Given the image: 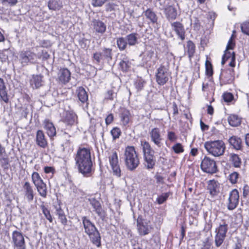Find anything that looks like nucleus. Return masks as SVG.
Instances as JSON below:
<instances>
[{
    "label": "nucleus",
    "instance_id": "61",
    "mask_svg": "<svg viewBox=\"0 0 249 249\" xmlns=\"http://www.w3.org/2000/svg\"><path fill=\"white\" fill-rule=\"evenodd\" d=\"M55 208L56 211V214L58 217L65 214L63 210L61 209L59 205L55 206Z\"/></svg>",
    "mask_w": 249,
    "mask_h": 249
},
{
    "label": "nucleus",
    "instance_id": "28",
    "mask_svg": "<svg viewBox=\"0 0 249 249\" xmlns=\"http://www.w3.org/2000/svg\"><path fill=\"white\" fill-rule=\"evenodd\" d=\"M43 76L40 74L33 75L30 80V84L33 89H37L42 86Z\"/></svg>",
    "mask_w": 249,
    "mask_h": 249
},
{
    "label": "nucleus",
    "instance_id": "30",
    "mask_svg": "<svg viewBox=\"0 0 249 249\" xmlns=\"http://www.w3.org/2000/svg\"><path fill=\"white\" fill-rule=\"evenodd\" d=\"M222 98L224 101L228 105L234 104L237 99V95L234 96L231 92H225L222 95Z\"/></svg>",
    "mask_w": 249,
    "mask_h": 249
},
{
    "label": "nucleus",
    "instance_id": "29",
    "mask_svg": "<svg viewBox=\"0 0 249 249\" xmlns=\"http://www.w3.org/2000/svg\"><path fill=\"white\" fill-rule=\"evenodd\" d=\"M44 125L48 135L50 137L54 136L56 134V130L53 124L49 120H46L44 121Z\"/></svg>",
    "mask_w": 249,
    "mask_h": 249
},
{
    "label": "nucleus",
    "instance_id": "52",
    "mask_svg": "<svg viewBox=\"0 0 249 249\" xmlns=\"http://www.w3.org/2000/svg\"><path fill=\"white\" fill-rule=\"evenodd\" d=\"M169 196L168 193H164L158 196L157 198V202L159 204H161L163 203L168 198Z\"/></svg>",
    "mask_w": 249,
    "mask_h": 249
},
{
    "label": "nucleus",
    "instance_id": "24",
    "mask_svg": "<svg viewBox=\"0 0 249 249\" xmlns=\"http://www.w3.org/2000/svg\"><path fill=\"white\" fill-rule=\"evenodd\" d=\"M142 9L143 10L142 14L147 19L149 20L153 24L157 23L158 17L153 8H149L144 10V7H142Z\"/></svg>",
    "mask_w": 249,
    "mask_h": 249
},
{
    "label": "nucleus",
    "instance_id": "36",
    "mask_svg": "<svg viewBox=\"0 0 249 249\" xmlns=\"http://www.w3.org/2000/svg\"><path fill=\"white\" fill-rule=\"evenodd\" d=\"M35 186L39 195L42 197L46 198L47 194L46 184L43 182Z\"/></svg>",
    "mask_w": 249,
    "mask_h": 249
},
{
    "label": "nucleus",
    "instance_id": "13",
    "mask_svg": "<svg viewBox=\"0 0 249 249\" xmlns=\"http://www.w3.org/2000/svg\"><path fill=\"white\" fill-rule=\"evenodd\" d=\"M239 193L237 189L232 190L230 193L227 208L229 210L235 209L239 203Z\"/></svg>",
    "mask_w": 249,
    "mask_h": 249
},
{
    "label": "nucleus",
    "instance_id": "8",
    "mask_svg": "<svg viewBox=\"0 0 249 249\" xmlns=\"http://www.w3.org/2000/svg\"><path fill=\"white\" fill-rule=\"evenodd\" d=\"M228 230V224L225 222L220 224L215 230L214 243L216 247H220L224 242Z\"/></svg>",
    "mask_w": 249,
    "mask_h": 249
},
{
    "label": "nucleus",
    "instance_id": "14",
    "mask_svg": "<svg viewBox=\"0 0 249 249\" xmlns=\"http://www.w3.org/2000/svg\"><path fill=\"white\" fill-rule=\"evenodd\" d=\"M22 188L24 198L28 202H31L35 196L33 187L29 182L26 181L23 184Z\"/></svg>",
    "mask_w": 249,
    "mask_h": 249
},
{
    "label": "nucleus",
    "instance_id": "46",
    "mask_svg": "<svg viewBox=\"0 0 249 249\" xmlns=\"http://www.w3.org/2000/svg\"><path fill=\"white\" fill-rule=\"evenodd\" d=\"M0 165L4 170H8L10 166L8 158L6 157L0 158Z\"/></svg>",
    "mask_w": 249,
    "mask_h": 249
},
{
    "label": "nucleus",
    "instance_id": "60",
    "mask_svg": "<svg viewBox=\"0 0 249 249\" xmlns=\"http://www.w3.org/2000/svg\"><path fill=\"white\" fill-rule=\"evenodd\" d=\"M232 36H231L230 39H229L228 44L226 47V50H233L234 46H235V43L233 41V39L232 38Z\"/></svg>",
    "mask_w": 249,
    "mask_h": 249
},
{
    "label": "nucleus",
    "instance_id": "12",
    "mask_svg": "<svg viewBox=\"0 0 249 249\" xmlns=\"http://www.w3.org/2000/svg\"><path fill=\"white\" fill-rule=\"evenodd\" d=\"M12 243L15 249H26V245L23 234L18 231H14L12 234Z\"/></svg>",
    "mask_w": 249,
    "mask_h": 249
},
{
    "label": "nucleus",
    "instance_id": "34",
    "mask_svg": "<svg viewBox=\"0 0 249 249\" xmlns=\"http://www.w3.org/2000/svg\"><path fill=\"white\" fill-rule=\"evenodd\" d=\"M121 121L124 125H127L132 117L131 114L129 110H124L120 114Z\"/></svg>",
    "mask_w": 249,
    "mask_h": 249
},
{
    "label": "nucleus",
    "instance_id": "10",
    "mask_svg": "<svg viewBox=\"0 0 249 249\" xmlns=\"http://www.w3.org/2000/svg\"><path fill=\"white\" fill-rule=\"evenodd\" d=\"M156 80L160 86L165 85L169 80L171 76L168 69L166 67L161 65L157 70L156 73Z\"/></svg>",
    "mask_w": 249,
    "mask_h": 249
},
{
    "label": "nucleus",
    "instance_id": "1",
    "mask_svg": "<svg viewBox=\"0 0 249 249\" xmlns=\"http://www.w3.org/2000/svg\"><path fill=\"white\" fill-rule=\"evenodd\" d=\"M74 160L79 173L85 177H90L92 176L94 169L89 149L79 148L75 156Z\"/></svg>",
    "mask_w": 249,
    "mask_h": 249
},
{
    "label": "nucleus",
    "instance_id": "49",
    "mask_svg": "<svg viewBox=\"0 0 249 249\" xmlns=\"http://www.w3.org/2000/svg\"><path fill=\"white\" fill-rule=\"evenodd\" d=\"M116 92L115 91L114 89H112L110 90H108L107 91V92L106 94L105 99L113 100L114 99L116 98Z\"/></svg>",
    "mask_w": 249,
    "mask_h": 249
},
{
    "label": "nucleus",
    "instance_id": "17",
    "mask_svg": "<svg viewBox=\"0 0 249 249\" xmlns=\"http://www.w3.org/2000/svg\"><path fill=\"white\" fill-rule=\"evenodd\" d=\"M76 115L73 110H64L62 117L63 122L68 125H72L76 119Z\"/></svg>",
    "mask_w": 249,
    "mask_h": 249
},
{
    "label": "nucleus",
    "instance_id": "32",
    "mask_svg": "<svg viewBox=\"0 0 249 249\" xmlns=\"http://www.w3.org/2000/svg\"><path fill=\"white\" fill-rule=\"evenodd\" d=\"M229 142L233 148L236 150H239L241 148L242 141L240 138L233 136L229 138Z\"/></svg>",
    "mask_w": 249,
    "mask_h": 249
},
{
    "label": "nucleus",
    "instance_id": "48",
    "mask_svg": "<svg viewBox=\"0 0 249 249\" xmlns=\"http://www.w3.org/2000/svg\"><path fill=\"white\" fill-rule=\"evenodd\" d=\"M119 65L123 71H127L130 67V63L127 59H124L120 61Z\"/></svg>",
    "mask_w": 249,
    "mask_h": 249
},
{
    "label": "nucleus",
    "instance_id": "16",
    "mask_svg": "<svg viewBox=\"0 0 249 249\" xmlns=\"http://www.w3.org/2000/svg\"><path fill=\"white\" fill-rule=\"evenodd\" d=\"M220 79L223 84L231 83L234 79V73L232 69L223 70L221 71Z\"/></svg>",
    "mask_w": 249,
    "mask_h": 249
},
{
    "label": "nucleus",
    "instance_id": "25",
    "mask_svg": "<svg viewBox=\"0 0 249 249\" xmlns=\"http://www.w3.org/2000/svg\"><path fill=\"white\" fill-rule=\"evenodd\" d=\"M78 97L81 102L83 104L82 107L83 109L88 107L87 101L88 96L85 89L82 87H80L77 90Z\"/></svg>",
    "mask_w": 249,
    "mask_h": 249
},
{
    "label": "nucleus",
    "instance_id": "26",
    "mask_svg": "<svg viewBox=\"0 0 249 249\" xmlns=\"http://www.w3.org/2000/svg\"><path fill=\"white\" fill-rule=\"evenodd\" d=\"M207 189L212 196H215L219 193V183L214 180H210L208 182Z\"/></svg>",
    "mask_w": 249,
    "mask_h": 249
},
{
    "label": "nucleus",
    "instance_id": "33",
    "mask_svg": "<svg viewBox=\"0 0 249 249\" xmlns=\"http://www.w3.org/2000/svg\"><path fill=\"white\" fill-rule=\"evenodd\" d=\"M229 156L230 161L231 162L233 166L235 168H240L242 161L239 156L234 153L230 154Z\"/></svg>",
    "mask_w": 249,
    "mask_h": 249
},
{
    "label": "nucleus",
    "instance_id": "19",
    "mask_svg": "<svg viewBox=\"0 0 249 249\" xmlns=\"http://www.w3.org/2000/svg\"><path fill=\"white\" fill-rule=\"evenodd\" d=\"M151 141L153 142L158 147H160L162 143L160 131L159 128H154L149 133Z\"/></svg>",
    "mask_w": 249,
    "mask_h": 249
},
{
    "label": "nucleus",
    "instance_id": "53",
    "mask_svg": "<svg viewBox=\"0 0 249 249\" xmlns=\"http://www.w3.org/2000/svg\"><path fill=\"white\" fill-rule=\"evenodd\" d=\"M172 149L174 152L177 154H179L183 152L184 149L182 145L180 143H177L175 144L173 147Z\"/></svg>",
    "mask_w": 249,
    "mask_h": 249
},
{
    "label": "nucleus",
    "instance_id": "38",
    "mask_svg": "<svg viewBox=\"0 0 249 249\" xmlns=\"http://www.w3.org/2000/svg\"><path fill=\"white\" fill-rule=\"evenodd\" d=\"M185 49L187 50L189 57L191 59L195 53L196 46L195 44L191 40H189L187 43Z\"/></svg>",
    "mask_w": 249,
    "mask_h": 249
},
{
    "label": "nucleus",
    "instance_id": "47",
    "mask_svg": "<svg viewBox=\"0 0 249 249\" xmlns=\"http://www.w3.org/2000/svg\"><path fill=\"white\" fill-rule=\"evenodd\" d=\"M48 7L50 9L56 10L59 9L61 6L59 4L56 0H52L48 2Z\"/></svg>",
    "mask_w": 249,
    "mask_h": 249
},
{
    "label": "nucleus",
    "instance_id": "42",
    "mask_svg": "<svg viewBox=\"0 0 249 249\" xmlns=\"http://www.w3.org/2000/svg\"><path fill=\"white\" fill-rule=\"evenodd\" d=\"M41 209L43 213L44 214L45 217L47 219H48L50 222H53V218L50 213V211L48 209V208L44 205H40Z\"/></svg>",
    "mask_w": 249,
    "mask_h": 249
},
{
    "label": "nucleus",
    "instance_id": "39",
    "mask_svg": "<svg viewBox=\"0 0 249 249\" xmlns=\"http://www.w3.org/2000/svg\"><path fill=\"white\" fill-rule=\"evenodd\" d=\"M154 55V52L152 50L147 51L143 54L142 62L146 65H151L149 63Z\"/></svg>",
    "mask_w": 249,
    "mask_h": 249
},
{
    "label": "nucleus",
    "instance_id": "31",
    "mask_svg": "<svg viewBox=\"0 0 249 249\" xmlns=\"http://www.w3.org/2000/svg\"><path fill=\"white\" fill-rule=\"evenodd\" d=\"M6 86L5 85L3 79L0 78V99L5 103H8L9 99L7 96V93L6 90Z\"/></svg>",
    "mask_w": 249,
    "mask_h": 249
},
{
    "label": "nucleus",
    "instance_id": "54",
    "mask_svg": "<svg viewBox=\"0 0 249 249\" xmlns=\"http://www.w3.org/2000/svg\"><path fill=\"white\" fill-rule=\"evenodd\" d=\"M145 84V82L143 79H139L135 82V87L138 90H141L143 89Z\"/></svg>",
    "mask_w": 249,
    "mask_h": 249
},
{
    "label": "nucleus",
    "instance_id": "7",
    "mask_svg": "<svg viewBox=\"0 0 249 249\" xmlns=\"http://www.w3.org/2000/svg\"><path fill=\"white\" fill-rule=\"evenodd\" d=\"M112 50L110 48H102L101 51L93 53L92 59L95 64H99L102 61L109 62L112 59Z\"/></svg>",
    "mask_w": 249,
    "mask_h": 249
},
{
    "label": "nucleus",
    "instance_id": "64",
    "mask_svg": "<svg viewBox=\"0 0 249 249\" xmlns=\"http://www.w3.org/2000/svg\"><path fill=\"white\" fill-rule=\"evenodd\" d=\"M168 139L170 141H174L177 139V136L174 132L170 131L168 133Z\"/></svg>",
    "mask_w": 249,
    "mask_h": 249
},
{
    "label": "nucleus",
    "instance_id": "51",
    "mask_svg": "<svg viewBox=\"0 0 249 249\" xmlns=\"http://www.w3.org/2000/svg\"><path fill=\"white\" fill-rule=\"evenodd\" d=\"M110 133L113 140H116L119 138L121 134V131L119 128L114 127L111 130Z\"/></svg>",
    "mask_w": 249,
    "mask_h": 249
},
{
    "label": "nucleus",
    "instance_id": "18",
    "mask_svg": "<svg viewBox=\"0 0 249 249\" xmlns=\"http://www.w3.org/2000/svg\"><path fill=\"white\" fill-rule=\"evenodd\" d=\"M164 13L166 18L168 21L176 19L178 16L177 9L173 5H167L164 9Z\"/></svg>",
    "mask_w": 249,
    "mask_h": 249
},
{
    "label": "nucleus",
    "instance_id": "23",
    "mask_svg": "<svg viewBox=\"0 0 249 249\" xmlns=\"http://www.w3.org/2000/svg\"><path fill=\"white\" fill-rule=\"evenodd\" d=\"M171 25L173 30L175 31L178 37L182 40H183L185 39V30L182 24L179 22L176 21L172 22Z\"/></svg>",
    "mask_w": 249,
    "mask_h": 249
},
{
    "label": "nucleus",
    "instance_id": "27",
    "mask_svg": "<svg viewBox=\"0 0 249 249\" xmlns=\"http://www.w3.org/2000/svg\"><path fill=\"white\" fill-rule=\"evenodd\" d=\"M36 142L39 146L42 148H45L47 146V140L42 130H38L36 132Z\"/></svg>",
    "mask_w": 249,
    "mask_h": 249
},
{
    "label": "nucleus",
    "instance_id": "63",
    "mask_svg": "<svg viewBox=\"0 0 249 249\" xmlns=\"http://www.w3.org/2000/svg\"><path fill=\"white\" fill-rule=\"evenodd\" d=\"M44 172L46 174L52 173L53 174L55 172V169L53 167L46 166L44 168Z\"/></svg>",
    "mask_w": 249,
    "mask_h": 249
},
{
    "label": "nucleus",
    "instance_id": "21",
    "mask_svg": "<svg viewBox=\"0 0 249 249\" xmlns=\"http://www.w3.org/2000/svg\"><path fill=\"white\" fill-rule=\"evenodd\" d=\"M70 71L67 68L61 69L58 73L59 82L63 84L68 83L71 79Z\"/></svg>",
    "mask_w": 249,
    "mask_h": 249
},
{
    "label": "nucleus",
    "instance_id": "62",
    "mask_svg": "<svg viewBox=\"0 0 249 249\" xmlns=\"http://www.w3.org/2000/svg\"><path fill=\"white\" fill-rule=\"evenodd\" d=\"M243 190V196L244 198H247L249 195V186L248 185H244Z\"/></svg>",
    "mask_w": 249,
    "mask_h": 249
},
{
    "label": "nucleus",
    "instance_id": "43",
    "mask_svg": "<svg viewBox=\"0 0 249 249\" xmlns=\"http://www.w3.org/2000/svg\"><path fill=\"white\" fill-rule=\"evenodd\" d=\"M242 32L249 36V21L246 20L242 22L240 25Z\"/></svg>",
    "mask_w": 249,
    "mask_h": 249
},
{
    "label": "nucleus",
    "instance_id": "41",
    "mask_svg": "<svg viewBox=\"0 0 249 249\" xmlns=\"http://www.w3.org/2000/svg\"><path fill=\"white\" fill-rule=\"evenodd\" d=\"M32 180L35 186H36L43 182L39 174L34 172L32 175Z\"/></svg>",
    "mask_w": 249,
    "mask_h": 249
},
{
    "label": "nucleus",
    "instance_id": "45",
    "mask_svg": "<svg viewBox=\"0 0 249 249\" xmlns=\"http://www.w3.org/2000/svg\"><path fill=\"white\" fill-rule=\"evenodd\" d=\"M109 162L111 166H113L118 164V158L116 152H114L109 158Z\"/></svg>",
    "mask_w": 249,
    "mask_h": 249
},
{
    "label": "nucleus",
    "instance_id": "59",
    "mask_svg": "<svg viewBox=\"0 0 249 249\" xmlns=\"http://www.w3.org/2000/svg\"><path fill=\"white\" fill-rule=\"evenodd\" d=\"M212 244L209 241V239L207 238L203 242V247L201 249H211Z\"/></svg>",
    "mask_w": 249,
    "mask_h": 249
},
{
    "label": "nucleus",
    "instance_id": "15",
    "mask_svg": "<svg viewBox=\"0 0 249 249\" xmlns=\"http://www.w3.org/2000/svg\"><path fill=\"white\" fill-rule=\"evenodd\" d=\"M88 201L94 209V211L100 218L104 220L106 217V214L105 211L102 208L100 202L94 197L89 198Z\"/></svg>",
    "mask_w": 249,
    "mask_h": 249
},
{
    "label": "nucleus",
    "instance_id": "37",
    "mask_svg": "<svg viewBox=\"0 0 249 249\" xmlns=\"http://www.w3.org/2000/svg\"><path fill=\"white\" fill-rule=\"evenodd\" d=\"M138 34L131 33L126 36V40L127 44L130 46H134L138 43Z\"/></svg>",
    "mask_w": 249,
    "mask_h": 249
},
{
    "label": "nucleus",
    "instance_id": "2",
    "mask_svg": "<svg viewBox=\"0 0 249 249\" xmlns=\"http://www.w3.org/2000/svg\"><path fill=\"white\" fill-rule=\"evenodd\" d=\"M81 220L85 233L88 235L93 245L100 248L101 246V236L95 224L86 216L81 217Z\"/></svg>",
    "mask_w": 249,
    "mask_h": 249
},
{
    "label": "nucleus",
    "instance_id": "35",
    "mask_svg": "<svg viewBox=\"0 0 249 249\" xmlns=\"http://www.w3.org/2000/svg\"><path fill=\"white\" fill-rule=\"evenodd\" d=\"M228 122L230 125L232 126H237L240 124L241 120L237 115L235 114L231 115L228 117Z\"/></svg>",
    "mask_w": 249,
    "mask_h": 249
},
{
    "label": "nucleus",
    "instance_id": "44",
    "mask_svg": "<svg viewBox=\"0 0 249 249\" xmlns=\"http://www.w3.org/2000/svg\"><path fill=\"white\" fill-rule=\"evenodd\" d=\"M239 173L237 172L234 171L229 175V176L228 177V179H229L230 182L231 184H235L237 182V180L239 178Z\"/></svg>",
    "mask_w": 249,
    "mask_h": 249
},
{
    "label": "nucleus",
    "instance_id": "56",
    "mask_svg": "<svg viewBox=\"0 0 249 249\" xmlns=\"http://www.w3.org/2000/svg\"><path fill=\"white\" fill-rule=\"evenodd\" d=\"M236 239L233 249H242L244 241L238 237L236 238Z\"/></svg>",
    "mask_w": 249,
    "mask_h": 249
},
{
    "label": "nucleus",
    "instance_id": "58",
    "mask_svg": "<svg viewBox=\"0 0 249 249\" xmlns=\"http://www.w3.org/2000/svg\"><path fill=\"white\" fill-rule=\"evenodd\" d=\"M107 0H92V4L94 7L102 6Z\"/></svg>",
    "mask_w": 249,
    "mask_h": 249
},
{
    "label": "nucleus",
    "instance_id": "9",
    "mask_svg": "<svg viewBox=\"0 0 249 249\" xmlns=\"http://www.w3.org/2000/svg\"><path fill=\"white\" fill-rule=\"evenodd\" d=\"M137 227L138 232L141 236L149 234L152 230L150 221L143 218L142 215H139L137 218Z\"/></svg>",
    "mask_w": 249,
    "mask_h": 249
},
{
    "label": "nucleus",
    "instance_id": "6",
    "mask_svg": "<svg viewBox=\"0 0 249 249\" xmlns=\"http://www.w3.org/2000/svg\"><path fill=\"white\" fill-rule=\"evenodd\" d=\"M18 60L22 66L34 64L37 60V54L30 49L22 50L18 53Z\"/></svg>",
    "mask_w": 249,
    "mask_h": 249
},
{
    "label": "nucleus",
    "instance_id": "20",
    "mask_svg": "<svg viewBox=\"0 0 249 249\" xmlns=\"http://www.w3.org/2000/svg\"><path fill=\"white\" fill-rule=\"evenodd\" d=\"M228 60H230V62L229 64V66L231 67H235V53L233 52L231 53L230 51H229V50L226 49L224 52V54L222 56L221 64L223 65Z\"/></svg>",
    "mask_w": 249,
    "mask_h": 249
},
{
    "label": "nucleus",
    "instance_id": "55",
    "mask_svg": "<svg viewBox=\"0 0 249 249\" xmlns=\"http://www.w3.org/2000/svg\"><path fill=\"white\" fill-rule=\"evenodd\" d=\"M113 175L117 177L121 176V170L119 165L113 166L111 167Z\"/></svg>",
    "mask_w": 249,
    "mask_h": 249
},
{
    "label": "nucleus",
    "instance_id": "22",
    "mask_svg": "<svg viewBox=\"0 0 249 249\" xmlns=\"http://www.w3.org/2000/svg\"><path fill=\"white\" fill-rule=\"evenodd\" d=\"M91 24L96 33L103 35L106 32L107 29L106 25L101 20L93 19L92 20Z\"/></svg>",
    "mask_w": 249,
    "mask_h": 249
},
{
    "label": "nucleus",
    "instance_id": "11",
    "mask_svg": "<svg viewBox=\"0 0 249 249\" xmlns=\"http://www.w3.org/2000/svg\"><path fill=\"white\" fill-rule=\"evenodd\" d=\"M200 167L204 172L211 174L215 173L217 171V167L215 161L207 156H205L202 160Z\"/></svg>",
    "mask_w": 249,
    "mask_h": 249
},
{
    "label": "nucleus",
    "instance_id": "40",
    "mask_svg": "<svg viewBox=\"0 0 249 249\" xmlns=\"http://www.w3.org/2000/svg\"><path fill=\"white\" fill-rule=\"evenodd\" d=\"M116 43L118 48L121 51L124 50L127 45V42L126 39L123 37H120L117 38Z\"/></svg>",
    "mask_w": 249,
    "mask_h": 249
},
{
    "label": "nucleus",
    "instance_id": "4",
    "mask_svg": "<svg viewBox=\"0 0 249 249\" xmlns=\"http://www.w3.org/2000/svg\"><path fill=\"white\" fill-rule=\"evenodd\" d=\"M141 146L142 149L145 167L149 170L153 169L156 161V158L154 155V151L147 142L141 141Z\"/></svg>",
    "mask_w": 249,
    "mask_h": 249
},
{
    "label": "nucleus",
    "instance_id": "50",
    "mask_svg": "<svg viewBox=\"0 0 249 249\" xmlns=\"http://www.w3.org/2000/svg\"><path fill=\"white\" fill-rule=\"evenodd\" d=\"M205 67H206V75L208 76H212V75L213 74L212 65L211 63L208 60L206 61Z\"/></svg>",
    "mask_w": 249,
    "mask_h": 249
},
{
    "label": "nucleus",
    "instance_id": "5",
    "mask_svg": "<svg viewBox=\"0 0 249 249\" xmlns=\"http://www.w3.org/2000/svg\"><path fill=\"white\" fill-rule=\"evenodd\" d=\"M204 147L209 153L214 157L223 155L226 148L224 142L221 140L206 142Z\"/></svg>",
    "mask_w": 249,
    "mask_h": 249
},
{
    "label": "nucleus",
    "instance_id": "3",
    "mask_svg": "<svg viewBox=\"0 0 249 249\" xmlns=\"http://www.w3.org/2000/svg\"><path fill=\"white\" fill-rule=\"evenodd\" d=\"M125 165L127 169L131 171L135 170L140 164L138 153L133 146L126 147L124 153Z\"/></svg>",
    "mask_w": 249,
    "mask_h": 249
},
{
    "label": "nucleus",
    "instance_id": "57",
    "mask_svg": "<svg viewBox=\"0 0 249 249\" xmlns=\"http://www.w3.org/2000/svg\"><path fill=\"white\" fill-rule=\"evenodd\" d=\"M192 24L193 25L194 30L198 31L200 29V23L199 19L197 18H194V19L193 20Z\"/></svg>",
    "mask_w": 249,
    "mask_h": 249
}]
</instances>
